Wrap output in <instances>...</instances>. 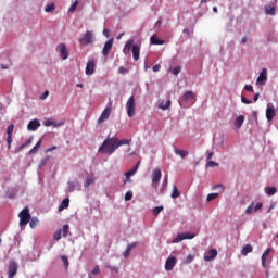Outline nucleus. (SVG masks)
I'll use <instances>...</instances> for the list:
<instances>
[{"instance_id": "1", "label": "nucleus", "mask_w": 278, "mask_h": 278, "mask_svg": "<svg viewBox=\"0 0 278 278\" xmlns=\"http://www.w3.org/2000/svg\"><path fill=\"white\" fill-rule=\"evenodd\" d=\"M117 149L118 146L116 143V137H108L98 151L104 155H112V153H115Z\"/></svg>"}, {"instance_id": "2", "label": "nucleus", "mask_w": 278, "mask_h": 278, "mask_svg": "<svg viewBox=\"0 0 278 278\" xmlns=\"http://www.w3.org/2000/svg\"><path fill=\"white\" fill-rule=\"evenodd\" d=\"M18 216H20V227H25V225H27L29 220H31V214H29L28 207H24L20 212Z\"/></svg>"}, {"instance_id": "3", "label": "nucleus", "mask_w": 278, "mask_h": 278, "mask_svg": "<svg viewBox=\"0 0 278 278\" xmlns=\"http://www.w3.org/2000/svg\"><path fill=\"white\" fill-rule=\"evenodd\" d=\"M126 110L127 116H129V118H134V116H136V99L134 96H130V98L127 100Z\"/></svg>"}, {"instance_id": "4", "label": "nucleus", "mask_w": 278, "mask_h": 278, "mask_svg": "<svg viewBox=\"0 0 278 278\" xmlns=\"http://www.w3.org/2000/svg\"><path fill=\"white\" fill-rule=\"evenodd\" d=\"M92 42H94V34H92V31H90V30H87L85 36H83L79 39V45H81L83 47L92 45Z\"/></svg>"}, {"instance_id": "5", "label": "nucleus", "mask_w": 278, "mask_h": 278, "mask_svg": "<svg viewBox=\"0 0 278 278\" xmlns=\"http://www.w3.org/2000/svg\"><path fill=\"white\" fill-rule=\"evenodd\" d=\"M182 101L188 105H194V103H197V94H194L193 91H187L182 96Z\"/></svg>"}, {"instance_id": "6", "label": "nucleus", "mask_w": 278, "mask_h": 278, "mask_svg": "<svg viewBox=\"0 0 278 278\" xmlns=\"http://www.w3.org/2000/svg\"><path fill=\"white\" fill-rule=\"evenodd\" d=\"M160 179H162V170L160 168H155L152 172V187L157 190V185L160 184Z\"/></svg>"}, {"instance_id": "7", "label": "nucleus", "mask_w": 278, "mask_h": 278, "mask_svg": "<svg viewBox=\"0 0 278 278\" xmlns=\"http://www.w3.org/2000/svg\"><path fill=\"white\" fill-rule=\"evenodd\" d=\"M110 114H112V109L106 106L98 118V125H103L110 118Z\"/></svg>"}, {"instance_id": "8", "label": "nucleus", "mask_w": 278, "mask_h": 278, "mask_svg": "<svg viewBox=\"0 0 278 278\" xmlns=\"http://www.w3.org/2000/svg\"><path fill=\"white\" fill-rule=\"evenodd\" d=\"M192 238H194V235L190 233V232H185V233H179L174 240V244H177L184 240H192Z\"/></svg>"}, {"instance_id": "9", "label": "nucleus", "mask_w": 278, "mask_h": 278, "mask_svg": "<svg viewBox=\"0 0 278 278\" xmlns=\"http://www.w3.org/2000/svg\"><path fill=\"white\" fill-rule=\"evenodd\" d=\"M16 273H18V263L11 261L9 263V278L16 277Z\"/></svg>"}, {"instance_id": "10", "label": "nucleus", "mask_w": 278, "mask_h": 278, "mask_svg": "<svg viewBox=\"0 0 278 278\" xmlns=\"http://www.w3.org/2000/svg\"><path fill=\"white\" fill-rule=\"evenodd\" d=\"M138 164L136 166H134L131 169H129L128 172L125 173V179L123 180L124 186L125 184L131 181V177H134V175H136V173H138Z\"/></svg>"}, {"instance_id": "11", "label": "nucleus", "mask_w": 278, "mask_h": 278, "mask_svg": "<svg viewBox=\"0 0 278 278\" xmlns=\"http://www.w3.org/2000/svg\"><path fill=\"white\" fill-rule=\"evenodd\" d=\"M275 116H277V111L275 110V106H273V104H267V109H266L267 121H273Z\"/></svg>"}, {"instance_id": "12", "label": "nucleus", "mask_w": 278, "mask_h": 278, "mask_svg": "<svg viewBox=\"0 0 278 278\" xmlns=\"http://www.w3.org/2000/svg\"><path fill=\"white\" fill-rule=\"evenodd\" d=\"M176 264H177V257L175 256L168 257L165 262V270H173Z\"/></svg>"}, {"instance_id": "13", "label": "nucleus", "mask_w": 278, "mask_h": 278, "mask_svg": "<svg viewBox=\"0 0 278 278\" xmlns=\"http://www.w3.org/2000/svg\"><path fill=\"white\" fill-rule=\"evenodd\" d=\"M58 51L61 54L62 60H68V50L65 43H60L58 46Z\"/></svg>"}, {"instance_id": "14", "label": "nucleus", "mask_w": 278, "mask_h": 278, "mask_svg": "<svg viewBox=\"0 0 278 278\" xmlns=\"http://www.w3.org/2000/svg\"><path fill=\"white\" fill-rule=\"evenodd\" d=\"M266 79H268V70L263 68L256 81L261 86H264L266 84Z\"/></svg>"}, {"instance_id": "15", "label": "nucleus", "mask_w": 278, "mask_h": 278, "mask_svg": "<svg viewBox=\"0 0 278 278\" xmlns=\"http://www.w3.org/2000/svg\"><path fill=\"white\" fill-rule=\"evenodd\" d=\"M218 256V251L216 249L208 250V255L204 254V262H212V260H216Z\"/></svg>"}, {"instance_id": "16", "label": "nucleus", "mask_w": 278, "mask_h": 278, "mask_svg": "<svg viewBox=\"0 0 278 278\" xmlns=\"http://www.w3.org/2000/svg\"><path fill=\"white\" fill-rule=\"evenodd\" d=\"M113 45H114V39H109V40L105 42V45H104V47H103V50H102V54H103L104 56L110 55V51H112Z\"/></svg>"}, {"instance_id": "17", "label": "nucleus", "mask_w": 278, "mask_h": 278, "mask_svg": "<svg viewBox=\"0 0 278 278\" xmlns=\"http://www.w3.org/2000/svg\"><path fill=\"white\" fill-rule=\"evenodd\" d=\"M97 66L94 60H90L87 62L85 73L86 75H93L94 74V67Z\"/></svg>"}, {"instance_id": "18", "label": "nucleus", "mask_w": 278, "mask_h": 278, "mask_svg": "<svg viewBox=\"0 0 278 278\" xmlns=\"http://www.w3.org/2000/svg\"><path fill=\"white\" fill-rule=\"evenodd\" d=\"M39 127L40 122L38 119H31L27 125L28 131H37Z\"/></svg>"}, {"instance_id": "19", "label": "nucleus", "mask_w": 278, "mask_h": 278, "mask_svg": "<svg viewBox=\"0 0 278 278\" xmlns=\"http://www.w3.org/2000/svg\"><path fill=\"white\" fill-rule=\"evenodd\" d=\"M134 49V39H129L123 49V53L124 55H129V53H131V50Z\"/></svg>"}, {"instance_id": "20", "label": "nucleus", "mask_w": 278, "mask_h": 278, "mask_svg": "<svg viewBox=\"0 0 278 278\" xmlns=\"http://www.w3.org/2000/svg\"><path fill=\"white\" fill-rule=\"evenodd\" d=\"M132 58L135 62L140 60V45L138 43L132 46Z\"/></svg>"}, {"instance_id": "21", "label": "nucleus", "mask_w": 278, "mask_h": 278, "mask_svg": "<svg viewBox=\"0 0 278 278\" xmlns=\"http://www.w3.org/2000/svg\"><path fill=\"white\" fill-rule=\"evenodd\" d=\"M174 153L179 155L182 160L187 157L188 151L174 147Z\"/></svg>"}, {"instance_id": "22", "label": "nucleus", "mask_w": 278, "mask_h": 278, "mask_svg": "<svg viewBox=\"0 0 278 278\" xmlns=\"http://www.w3.org/2000/svg\"><path fill=\"white\" fill-rule=\"evenodd\" d=\"M243 124H244V115H239L235 119V127H237V129H240V127H242Z\"/></svg>"}, {"instance_id": "23", "label": "nucleus", "mask_w": 278, "mask_h": 278, "mask_svg": "<svg viewBox=\"0 0 278 278\" xmlns=\"http://www.w3.org/2000/svg\"><path fill=\"white\" fill-rule=\"evenodd\" d=\"M42 144V141L39 140L35 147L28 152V155H36V153H38V151L40 150V146Z\"/></svg>"}, {"instance_id": "24", "label": "nucleus", "mask_w": 278, "mask_h": 278, "mask_svg": "<svg viewBox=\"0 0 278 278\" xmlns=\"http://www.w3.org/2000/svg\"><path fill=\"white\" fill-rule=\"evenodd\" d=\"M68 205H71V200L68 198H65L61 205L59 206V212H62L63 210H66V207H68Z\"/></svg>"}, {"instance_id": "25", "label": "nucleus", "mask_w": 278, "mask_h": 278, "mask_svg": "<svg viewBox=\"0 0 278 278\" xmlns=\"http://www.w3.org/2000/svg\"><path fill=\"white\" fill-rule=\"evenodd\" d=\"M249 253H253V247L251 244L244 245L241 250V254L244 256L249 255Z\"/></svg>"}, {"instance_id": "26", "label": "nucleus", "mask_w": 278, "mask_h": 278, "mask_svg": "<svg viewBox=\"0 0 278 278\" xmlns=\"http://www.w3.org/2000/svg\"><path fill=\"white\" fill-rule=\"evenodd\" d=\"M265 192H266V194H268V197H274V194H277V188L276 187H266Z\"/></svg>"}, {"instance_id": "27", "label": "nucleus", "mask_w": 278, "mask_h": 278, "mask_svg": "<svg viewBox=\"0 0 278 278\" xmlns=\"http://www.w3.org/2000/svg\"><path fill=\"white\" fill-rule=\"evenodd\" d=\"M270 255V249H267L262 255V266L266 268V258Z\"/></svg>"}, {"instance_id": "28", "label": "nucleus", "mask_w": 278, "mask_h": 278, "mask_svg": "<svg viewBox=\"0 0 278 278\" xmlns=\"http://www.w3.org/2000/svg\"><path fill=\"white\" fill-rule=\"evenodd\" d=\"M116 144H117V149L118 147H123V144H131V139L119 140L118 138H116Z\"/></svg>"}, {"instance_id": "29", "label": "nucleus", "mask_w": 278, "mask_h": 278, "mask_svg": "<svg viewBox=\"0 0 278 278\" xmlns=\"http://www.w3.org/2000/svg\"><path fill=\"white\" fill-rule=\"evenodd\" d=\"M31 138L27 139L22 146H20L17 148V150L15 151V153H18L21 151H23V149H25V147H29V144H31Z\"/></svg>"}, {"instance_id": "30", "label": "nucleus", "mask_w": 278, "mask_h": 278, "mask_svg": "<svg viewBox=\"0 0 278 278\" xmlns=\"http://www.w3.org/2000/svg\"><path fill=\"white\" fill-rule=\"evenodd\" d=\"M150 42H151V45H164V40L157 39V37L155 35H153L150 38Z\"/></svg>"}, {"instance_id": "31", "label": "nucleus", "mask_w": 278, "mask_h": 278, "mask_svg": "<svg viewBox=\"0 0 278 278\" xmlns=\"http://www.w3.org/2000/svg\"><path fill=\"white\" fill-rule=\"evenodd\" d=\"M265 13L269 14V16H275V7L273 5H266L265 7Z\"/></svg>"}, {"instance_id": "32", "label": "nucleus", "mask_w": 278, "mask_h": 278, "mask_svg": "<svg viewBox=\"0 0 278 278\" xmlns=\"http://www.w3.org/2000/svg\"><path fill=\"white\" fill-rule=\"evenodd\" d=\"M43 125H45V127H51V126H53V127H60V125H62V123L55 124V123H53L51 119H46V121L43 122Z\"/></svg>"}, {"instance_id": "33", "label": "nucleus", "mask_w": 278, "mask_h": 278, "mask_svg": "<svg viewBox=\"0 0 278 278\" xmlns=\"http://www.w3.org/2000/svg\"><path fill=\"white\" fill-rule=\"evenodd\" d=\"M178 197H181V193L177 189V186H174L172 191V199H178Z\"/></svg>"}, {"instance_id": "34", "label": "nucleus", "mask_w": 278, "mask_h": 278, "mask_svg": "<svg viewBox=\"0 0 278 278\" xmlns=\"http://www.w3.org/2000/svg\"><path fill=\"white\" fill-rule=\"evenodd\" d=\"M166 188H168V175H166L164 177L163 184H162V188H161V192H165Z\"/></svg>"}, {"instance_id": "35", "label": "nucleus", "mask_w": 278, "mask_h": 278, "mask_svg": "<svg viewBox=\"0 0 278 278\" xmlns=\"http://www.w3.org/2000/svg\"><path fill=\"white\" fill-rule=\"evenodd\" d=\"M38 223H39L38 217H33V218L30 219V223H29L30 228H31V229H36V227H38Z\"/></svg>"}, {"instance_id": "36", "label": "nucleus", "mask_w": 278, "mask_h": 278, "mask_svg": "<svg viewBox=\"0 0 278 278\" xmlns=\"http://www.w3.org/2000/svg\"><path fill=\"white\" fill-rule=\"evenodd\" d=\"M45 12H48V13H53V12H55V4H53V3L48 4V5L45 8Z\"/></svg>"}, {"instance_id": "37", "label": "nucleus", "mask_w": 278, "mask_h": 278, "mask_svg": "<svg viewBox=\"0 0 278 278\" xmlns=\"http://www.w3.org/2000/svg\"><path fill=\"white\" fill-rule=\"evenodd\" d=\"M218 166H220V164H218L214 161H211V160L207 161V163H206V168H214V167H218Z\"/></svg>"}, {"instance_id": "38", "label": "nucleus", "mask_w": 278, "mask_h": 278, "mask_svg": "<svg viewBox=\"0 0 278 278\" xmlns=\"http://www.w3.org/2000/svg\"><path fill=\"white\" fill-rule=\"evenodd\" d=\"M92 184H94V178H92V177H88L87 179H86V182H85V188H90V186H92Z\"/></svg>"}, {"instance_id": "39", "label": "nucleus", "mask_w": 278, "mask_h": 278, "mask_svg": "<svg viewBox=\"0 0 278 278\" xmlns=\"http://www.w3.org/2000/svg\"><path fill=\"white\" fill-rule=\"evenodd\" d=\"M192 262H194V255L193 254H188V256L184 261V264H192Z\"/></svg>"}, {"instance_id": "40", "label": "nucleus", "mask_w": 278, "mask_h": 278, "mask_svg": "<svg viewBox=\"0 0 278 278\" xmlns=\"http://www.w3.org/2000/svg\"><path fill=\"white\" fill-rule=\"evenodd\" d=\"M214 199H218V193H210V194L206 197L207 203H210V201H214Z\"/></svg>"}, {"instance_id": "41", "label": "nucleus", "mask_w": 278, "mask_h": 278, "mask_svg": "<svg viewBox=\"0 0 278 278\" xmlns=\"http://www.w3.org/2000/svg\"><path fill=\"white\" fill-rule=\"evenodd\" d=\"M12 134H14V125L11 124L7 128V136L12 137Z\"/></svg>"}, {"instance_id": "42", "label": "nucleus", "mask_w": 278, "mask_h": 278, "mask_svg": "<svg viewBox=\"0 0 278 278\" xmlns=\"http://www.w3.org/2000/svg\"><path fill=\"white\" fill-rule=\"evenodd\" d=\"M163 211H164V206H156L153 208V215L159 216L160 212H163Z\"/></svg>"}, {"instance_id": "43", "label": "nucleus", "mask_w": 278, "mask_h": 278, "mask_svg": "<svg viewBox=\"0 0 278 278\" xmlns=\"http://www.w3.org/2000/svg\"><path fill=\"white\" fill-rule=\"evenodd\" d=\"M170 100H167L165 104H160L159 108L160 110H168V108H170Z\"/></svg>"}, {"instance_id": "44", "label": "nucleus", "mask_w": 278, "mask_h": 278, "mask_svg": "<svg viewBox=\"0 0 278 278\" xmlns=\"http://www.w3.org/2000/svg\"><path fill=\"white\" fill-rule=\"evenodd\" d=\"M68 229H71V226H68V224L63 226V238H66L68 236Z\"/></svg>"}, {"instance_id": "45", "label": "nucleus", "mask_w": 278, "mask_h": 278, "mask_svg": "<svg viewBox=\"0 0 278 278\" xmlns=\"http://www.w3.org/2000/svg\"><path fill=\"white\" fill-rule=\"evenodd\" d=\"M77 5H79V2L76 0L73 2V4L70 7V12H75L77 10Z\"/></svg>"}, {"instance_id": "46", "label": "nucleus", "mask_w": 278, "mask_h": 278, "mask_svg": "<svg viewBox=\"0 0 278 278\" xmlns=\"http://www.w3.org/2000/svg\"><path fill=\"white\" fill-rule=\"evenodd\" d=\"M62 238V230H58L56 232H54L53 235V240H60Z\"/></svg>"}, {"instance_id": "47", "label": "nucleus", "mask_w": 278, "mask_h": 278, "mask_svg": "<svg viewBox=\"0 0 278 278\" xmlns=\"http://www.w3.org/2000/svg\"><path fill=\"white\" fill-rule=\"evenodd\" d=\"M68 192H75V182L70 181L67 187Z\"/></svg>"}, {"instance_id": "48", "label": "nucleus", "mask_w": 278, "mask_h": 278, "mask_svg": "<svg viewBox=\"0 0 278 278\" xmlns=\"http://www.w3.org/2000/svg\"><path fill=\"white\" fill-rule=\"evenodd\" d=\"M134 199V193L131 191L126 192L125 201H131Z\"/></svg>"}, {"instance_id": "49", "label": "nucleus", "mask_w": 278, "mask_h": 278, "mask_svg": "<svg viewBox=\"0 0 278 278\" xmlns=\"http://www.w3.org/2000/svg\"><path fill=\"white\" fill-rule=\"evenodd\" d=\"M61 260H62V262H63L65 268H68V257H66V256L63 255V256L61 257Z\"/></svg>"}, {"instance_id": "50", "label": "nucleus", "mask_w": 278, "mask_h": 278, "mask_svg": "<svg viewBox=\"0 0 278 278\" xmlns=\"http://www.w3.org/2000/svg\"><path fill=\"white\" fill-rule=\"evenodd\" d=\"M245 214H253V203H251V204L247 207Z\"/></svg>"}, {"instance_id": "51", "label": "nucleus", "mask_w": 278, "mask_h": 278, "mask_svg": "<svg viewBox=\"0 0 278 278\" xmlns=\"http://www.w3.org/2000/svg\"><path fill=\"white\" fill-rule=\"evenodd\" d=\"M241 102L245 103V105H251V103H253V101H251V100H249V99H247L244 97L241 98Z\"/></svg>"}, {"instance_id": "52", "label": "nucleus", "mask_w": 278, "mask_h": 278, "mask_svg": "<svg viewBox=\"0 0 278 278\" xmlns=\"http://www.w3.org/2000/svg\"><path fill=\"white\" fill-rule=\"evenodd\" d=\"M101 273V269L99 268V266H96L92 271L91 275H99Z\"/></svg>"}, {"instance_id": "53", "label": "nucleus", "mask_w": 278, "mask_h": 278, "mask_svg": "<svg viewBox=\"0 0 278 278\" xmlns=\"http://www.w3.org/2000/svg\"><path fill=\"white\" fill-rule=\"evenodd\" d=\"M7 144H8V149H11V147H12V137L7 136Z\"/></svg>"}, {"instance_id": "54", "label": "nucleus", "mask_w": 278, "mask_h": 278, "mask_svg": "<svg viewBox=\"0 0 278 278\" xmlns=\"http://www.w3.org/2000/svg\"><path fill=\"white\" fill-rule=\"evenodd\" d=\"M129 255H131V249L126 248V250L124 252V257H129Z\"/></svg>"}, {"instance_id": "55", "label": "nucleus", "mask_w": 278, "mask_h": 278, "mask_svg": "<svg viewBox=\"0 0 278 278\" xmlns=\"http://www.w3.org/2000/svg\"><path fill=\"white\" fill-rule=\"evenodd\" d=\"M178 73H181V67H180V66H176V67L173 70V75H177Z\"/></svg>"}, {"instance_id": "56", "label": "nucleus", "mask_w": 278, "mask_h": 278, "mask_svg": "<svg viewBox=\"0 0 278 278\" xmlns=\"http://www.w3.org/2000/svg\"><path fill=\"white\" fill-rule=\"evenodd\" d=\"M14 197H16V194H14V192H12V191L7 192V199H14Z\"/></svg>"}, {"instance_id": "57", "label": "nucleus", "mask_w": 278, "mask_h": 278, "mask_svg": "<svg viewBox=\"0 0 278 278\" xmlns=\"http://www.w3.org/2000/svg\"><path fill=\"white\" fill-rule=\"evenodd\" d=\"M136 247H138V243L137 242H132L130 244L127 245V248L130 249V251H134V249H136Z\"/></svg>"}, {"instance_id": "58", "label": "nucleus", "mask_w": 278, "mask_h": 278, "mask_svg": "<svg viewBox=\"0 0 278 278\" xmlns=\"http://www.w3.org/2000/svg\"><path fill=\"white\" fill-rule=\"evenodd\" d=\"M214 190H219V192H223V190H225V187H223V185H217L214 187Z\"/></svg>"}, {"instance_id": "59", "label": "nucleus", "mask_w": 278, "mask_h": 278, "mask_svg": "<svg viewBox=\"0 0 278 278\" xmlns=\"http://www.w3.org/2000/svg\"><path fill=\"white\" fill-rule=\"evenodd\" d=\"M244 90H247L248 92H253V87L251 85H245Z\"/></svg>"}, {"instance_id": "60", "label": "nucleus", "mask_w": 278, "mask_h": 278, "mask_svg": "<svg viewBox=\"0 0 278 278\" xmlns=\"http://www.w3.org/2000/svg\"><path fill=\"white\" fill-rule=\"evenodd\" d=\"M263 204L262 202H258L255 206H254V211L257 212V210H262Z\"/></svg>"}, {"instance_id": "61", "label": "nucleus", "mask_w": 278, "mask_h": 278, "mask_svg": "<svg viewBox=\"0 0 278 278\" xmlns=\"http://www.w3.org/2000/svg\"><path fill=\"white\" fill-rule=\"evenodd\" d=\"M103 36H105V38H110V29L105 28L103 30Z\"/></svg>"}, {"instance_id": "62", "label": "nucleus", "mask_w": 278, "mask_h": 278, "mask_svg": "<svg viewBox=\"0 0 278 278\" xmlns=\"http://www.w3.org/2000/svg\"><path fill=\"white\" fill-rule=\"evenodd\" d=\"M58 147L53 146L52 148L46 149V153H51V151H55Z\"/></svg>"}, {"instance_id": "63", "label": "nucleus", "mask_w": 278, "mask_h": 278, "mask_svg": "<svg viewBox=\"0 0 278 278\" xmlns=\"http://www.w3.org/2000/svg\"><path fill=\"white\" fill-rule=\"evenodd\" d=\"M49 97V91H45L43 94H41L40 99L45 100Z\"/></svg>"}, {"instance_id": "64", "label": "nucleus", "mask_w": 278, "mask_h": 278, "mask_svg": "<svg viewBox=\"0 0 278 278\" xmlns=\"http://www.w3.org/2000/svg\"><path fill=\"white\" fill-rule=\"evenodd\" d=\"M160 68H161V66L157 64L152 67L154 73H157L160 71Z\"/></svg>"}]
</instances>
